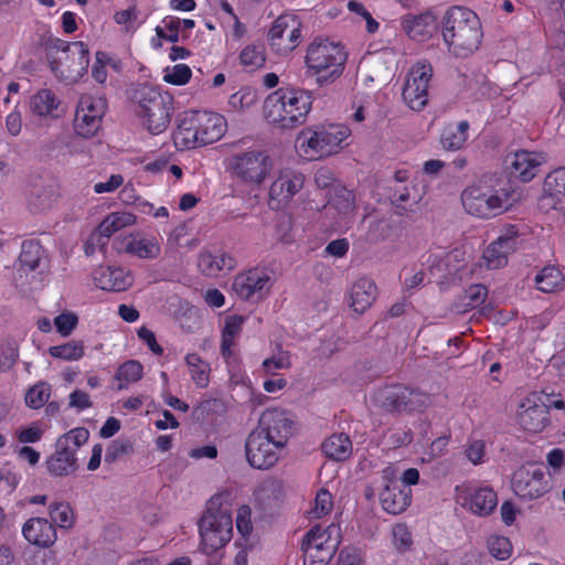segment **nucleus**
<instances>
[{
  "label": "nucleus",
  "instance_id": "obj_38",
  "mask_svg": "<svg viewBox=\"0 0 565 565\" xmlns=\"http://www.w3.org/2000/svg\"><path fill=\"white\" fill-rule=\"evenodd\" d=\"M329 204L339 213L348 214L355 207V196L351 190L335 186L330 194Z\"/></svg>",
  "mask_w": 565,
  "mask_h": 565
},
{
  "label": "nucleus",
  "instance_id": "obj_37",
  "mask_svg": "<svg viewBox=\"0 0 565 565\" xmlns=\"http://www.w3.org/2000/svg\"><path fill=\"white\" fill-rule=\"evenodd\" d=\"M57 192L54 185H39L34 184L31 189L30 204L39 211H44L51 207L56 199Z\"/></svg>",
  "mask_w": 565,
  "mask_h": 565
},
{
  "label": "nucleus",
  "instance_id": "obj_25",
  "mask_svg": "<svg viewBox=\"0 0 565 565\" xmlns=\"http://www.w3.org/2000/svg\"><path fill=\"white\" fill-rule=\"evenodd\" d=\"M377 297L375 282L366 277L359 278L350 289V306L358 313L365 312Z\"/></svg>",
  "mask_w": 565,
  "mask_h": 565
},
{
  "label": "nucleus",
  "instance_id": "obj_6",
  "mask_svg": "<svg viewBox=\"0 0 565 565\" xmlns=\"http://www.w3.org/2000/svg\"><path fill=\"white\" fill-rule=\"evenodd\" d=\"M348 54L340 43L315 40L307 49L305 63L308 74L322 87L334 83L343 74Z\"/></svg>",
  "mask_w": 565,
  "mask_h": 565
},
{
  "label": "nucleus",
  "instance_id": "obj_5",
  "mask_svg": "<svg viewBox=\"0 0 565 565\" xmlns=\"http://www.w3.org/2000/svg\"><path fill=\"white\" fill-rule=\"evenodd\" d=\"M246 139L233 143L236 149L225 161L231 177L243 184L259 186L273 170V159L266 150L244 148Z\"/></svg>",
  "mask_w": 565,
  "mask_h": 565
},
{
  "label": "nucleus",
  "instance_id": "obj_12",
  "mask_svg": "<svg viewBox=\"0 0 565 565\" xmlns=\"http://www.w3.org/2000/svg\"><path fill=\"white\" fill-rule=\"evenodd\" d=\"M284 448L285 446L253 429L245 441L246 460L255 469L267 470L277 463Z\"/></svg>",
  "mask_w": 565,
  "mask_h": 565
},
{
  "label": "nucleus",
  "instance_id": "obj_48",
  "mask_svg": "<svg viewBox=\"0 0 565 565\" xmlns=\"http://www.w3.org/2000/svg\"><path fill=\"white\" fill-rule=\"evenodd\" d=\"M51 386L46 383H39L28 390L25 403L29 407L38 409L42 407L50 398Z\"/></svg>",
  "mask_w": 565,
  "mask_h": 565
},
{
  "label": "nucleus",
  "instance_id": "obj_19",
  "mask_svg": "<svg viewBox=\"0 0 565 565\" xmlns=\"http://www.w3.org/2000/svg\"><path fill=\"white\" fill-rule=\"evenodd\" d=\"M380 502L384 511L397 515L403 513L412 502V490L406 488L396 478H387L380 493Z\"/></svg>",
  "mask_w": 565,
  "mask_h": 565
},
{
  "label": "nucleus",
  "instance_id": "obj_4",
  "mask_svg": "<svg viewBox=\"0 0 565 565\" xmlns=\"http://www.w3.org/2000/svg\"><path fill=\"white\" fill-rule=\"evenodd\" d=\"M43 47L49 66L57 78L72 83L87 73L90 60L88 46L84 42L50 38Z\"/></svg>",
  "mask_w": 565,
  "mask_h": 565
},
{
  "label": "nucleus",
  "instance_id": "obj_29",
  "mask_svg": "<svg viewBox=\"0 0 565 565\" xmlns=\"http://www.w3.org/2000/svg\"><path fill=\"white\" fill-rule=\"evenodd\" d=\"M94 280L97 287L109 291H122L131 285L130 276L121 268H100L95 273Z\"/></svg>",
  "mask_w": 565,
  "mask_h": 565
},
{
  "label": "nucleus",
  "instance_id": "obj_35",
  "mask_svg": "<svg viewBox=\"0 0 565 565\" xmlns=\"http://www.w3.org/2000/svg\"><path fill=\"white\" fill-rule=\"evenodd\" d=\"M192 380L199 387H206L210 382V365L196 353H189L185 356Z\"/></svg>",
  "mask_w": 565,
  "mask_h": 565
},
{
  "label": "nucleus",
  "instance_id": "obj_54",
  "mask_svg": "<svg viewBox=\"0 0 565 565\" xmlns=\"http://www.w3.org/2000/svg\"><path fill=\"white\" fill-rule=\"evenodd\" d=\"M332 507L333 502L331 493L326 489H321L318 491L316 495L315 508L312 509L311 513L313 518L319 519L328 514L331 511Z\"/></svg>",
  "mask_w": 565,
  "mask_h": 565
},
{
  "label": "nucleus",
  "instance_id": "obj_41",
  "mask_svg": "<svg viewBox=\"0 0 565 565\" xmlns=\"http://www.w3.org/2000/svg\"><path fill=\"white\" fill-rule=\"evenodd\" d=\"M50 518L53 523L62 529L73 526L75 516L71 505L66 502H54L50 504Z\"/></svg>",
  "mask_w": 565,
  "mask_h": 565
},
{
  "label": "nucleus",
  "instance_id": "obj_57",
  "mask_svg": "<svg viewBox=\"0 0 565 565\" xmlns=\"http://www.w3.org/2000/svg\"><path fill=\"white\" fill-rule=\"evenodd\" d=\"M483 259L490 269H498L508 264V257L505 256L504 250L492 245H489L483 252Z\"/></svg>",
  "mask_w": 565,
  "mask_h": 565
},
{
  "label": "nucleus",
  "instance_id": "obj_28",
  "mask_svg": "<svg viewBox=\"0 0 565 565\" xmlns=\"http://www.w3.org/2000/svg\"><path fill=\"white\" fill-rule=\"evenodd\" d=\"M115 244L118 252H125L142 259H154L160 254V245L154 238L136 239L127 237Z\"/></svg>",
  "mask_w": 565,
  "mask_h": 565
},
{
  "label": "nucleus",
  "instance_id": "obj_14",
  "mask_svg": "<svg viewBox=\"0 0 565 565\" xmlns=\"http://www.w3.org/2000/svg\"><path fill=\"white\" fill-rule=\"evenodd\" d=\"M431 76L433 66L427 61H419L411 68L402 95L413 110L418 111L426 106Z\"/></svg>",
  "mask_w": 565,
  "mask_h": 565
},
{
  "label": "nucleus",
  "instance_id": "obj_31",
  "mask_svg": "<svg viewBox=\"0 0 565 565\" xmlns=\"http://www.w3.org/2000/svg\"><path fill=\"white\" fill-rule=\"evenodd\" d=\"M468 505L475 514L487 516L491 514L498 505L497 493L491 488H480L470 494Z\"/></svg>",
  "mask_w": 565,
  "mask_h": 565
},
{
  "label": "nucleus",
  "instance_id": "obj_8",
  "mask_svg": "<svg viewBox=\"0 0 565 565\" xmlns=\"http://www.w3.org/2000/svg\"><path fill=\"white\" fill-rule=\"evenodd\" d=\"M225 497L228 494L213 495L200 520L202 548L209 555L225 546L232 537L233 521L230 509L223 505Z\"/></svg>",
  "mask_w": 565,
  "mask_h": 565
},
{
  "label": "nucleus",
  "instance_id": "obj_32",
  "mask_svg": "<svg viewBox=\"0 0 565 565\" xmlns=\"http://www.w3.org/2000/svg\"><path fill=\"white\" fill-rule=\"evenodd\" d=\"M416 188L404 186L402 189H395L390 195V201L395 207V214L398 216H405L409 212H414V206L420 201V196L415 194Z\"/></svg>",
  "mask_w": 565,
  "mask_h": 565
},
{
  "label": "nucleus",
  "instance_id": "obj_33",
  "mask_svg": "<svg viewBox=\"0 0 565 565\" xmlns=\"http://www.w3.org/2000/svg\"><path fill=\"white\" fill-rule=\"evenodd\" d=\"M469 122L463 120L457 125H448L440 135V143L446 150H458L467 140Z\"/></svg>",
  "mask_w": 565,
  "mask_h": 565
},
{
  "label": "nucleus",
  "instance_id": "obj_3",
  "mask_svg": "<svg viewBox=\"0 0 565 565\" xmlns=\"http://www.w3.org/2000/svg\"><path fill=\"white\" fill-rule=\"evenodd\" d=\"M224 131L223 116L206 110H192L180 118L173 141L180 149H194L220 140Z\"/></svg>",
  "mask_w": 565,
  "mask_h": 565
},
{
  "label": "nucleus",
  "instance_id": "obj_47",
  "mask_svg": "<svg viewBox=\"0 0 565 565\" xmlns=\"http://www.w3.org/2000/svg\"><path fill=\"white\" fill-rule=\"evenodd\" d=\"M134 452V444L128 439H115L106 449L105 462L111 465Z\"/></svg>",
  "mask_w": 565,
  "mask_h": 565
},
{
  "label": "nucleus",
  "instance_id": "obj_18",
  "mask_svg": "<svg viewBox=\"0 0 565 565\" xmlns=\"http://www.w3.org/2000/svg\"><path fill=\"white\" fill-rule=\"evenodd\" d=\"M540 399L536 395L526 398L520 405L521 411L518 414L520 426L530 433H540L550 424L548 406L545 402L537 403Z\"/></svg>",
  "mask_w": 565,
  "mask_h": 565
},
{
  "label": "nucleus",
  "instance_id": "obj_61",
  "mask_svg": "<svg viewBox=\"0 0 565 565\" xmlns=\"http://www.w3.org/2000/svg\"><path fill=\"white\" fill-rule=\"evenodd\" d=\"M465 452L473 465H479L483 461L486 455V444L483 440H473L468 445Z\"/></svg>",
  "mask_w": 565,
  "mask_h": 565
},
{
  "label": "nucleus",
  "instance_id": "obj_30",
  "mask_svg": "<svg viewBox=\"0 0 565 565\" xmlns=\"http://www.w3.org/2000/svg\"><path fill=\"white\" fill-rule=\"evenodd\" d=\"M324 455L335 461H343L352 454V443L348 435L333 434L321 445Z\"/></svg>",
  "mask_w": 565,
  "mask_h": 565
},
{
  "label": "nucleus",
  "instance_id": "obj_58",
  "mask_svg": "<svg viewBox=\"0 0 565 565\" xmlns=\"http://www.w3.org/2000/svg\"><path fill=\"white\" fill-rule=\"evenodd\" d=\"M191 68L188 65L178 64L173 66L172 72L164 74L163 79L173 85H184L191 78Z\"/></svg>",
  "mask_w": 565,
  "mask_h": 565
},
{
  "label": "nucleus",
  "instance_id": "obj_40",
  "mask_svg": "<svg viewBox=\"0 0 565 565\" xmlns=\"http://www.w3.org/2000/svg\"><path fill=\"white\" fill-rule=\"evenodd\" d=\"M107 108V100L104 97H94L92 95H83L77 104L76 111L87 114L98 119L103 116Z\"/></svg>",
  "mask_w": 565,
  "mask_h": 565
},
{
  "label": "nucleus",
  "instance_id": "obj_36",
  "mask_svg": "<svg viewBox=\"0 0 565 565\" xmlns=\"http://www.w3.org/2000/svg\"><path fill=\"white\" fill-rule=\"evenodd\" d=\"M563 281L564 276L555 266L544 267L535 277L537 289L543 292H553Z\"/></svg>",
  "mask_w": 565,
  "mask_h": 565
},
{
  "label": "nucleus",
  "instance_id": "obj_60",
  "mask_svg": "<svg viewBox=\"0 0 565 565\" xmlns=\"http://www.w3.org/2000/svg\"><path fill=\"white\" fill-rule=\"evenodd\" d=\"M236 527L237 531L242 534L243 539L247 541L252 532V521H250V508L248 505H242L236 515Z\"/></svg>",
  "mask_w": 565,
  "mask_h": 565
},
{
  "label": "nucleus",
  "instance_id": "obj_64",
  "mask_svg": "<svg viewBox=\"0 0 565 565\" xmlns=\"http://www.w3.org/2000/svg\"><path fill=\"white\" fill-rule=\"evenodd\" d=\"M244 321L245 318L242 316L234 315L227 317L222 333L235 338L241 332Z\"/></svg>",
  "mask_w": 565,
  "mask_h": 565
},
{
  "label": "nucleus",
  "instance_id": "obj_23",
  "mask_svg": "<svg viewBox=\"0 0 565 565\" xmlns=\"http://www.w3.org/2000/svg\"><path fill=\"white\" fill-rule=\"evenodd\" d=\"M28 542L40 547H50L56 541V530L53 523L44 518H32L22 527Z\"/></svg>",
  "mask_w": 565,
  "mask_h": 565
},
{
  "label": "nucleus",
  "instance_id": "obj_9",
  "mask_svg": "<svg viewBox=\"0 0 565 565\" xmlns=\"http://www.w3.org/2000/svg\"><path fill=\"white\" fill-rule=\"evenodd\" d=\"M89 431L85 427H76L58 437L55 452L47 459L49 471L57 477L74 473L78 468L77 451L87 443Z\"/></svg>",
  "mask_w": 565,
  "mask_h": 565
},
{
  "label": "nucleus",
  "instance_id": "obj_27",
  "mask_svg": "<svg viewBox=\"0 0 565 565\" xmlns=\"http://www.w3.org/2000/svg\"><path fill=\"white\" fill-rule=\"evenodd\" d=\"M338 545V527L335 525L331 524L326 529L316 525L303 536L301 548L324 550L326 546H329L331 553H335Z\"/></svg>",
  "mask_w": 565,
  "mask_h": 565
},
{
  "label": "nucleus",
  "instance_id": "obj_7",
  "mask_svg": "<svg viewBox=\"0 0 565 565\" xmlns=\"http://www.w3.org/2000/svg\"><path fill=\"white\" fill-rule=\"evenodd\" d=\"M131 100L137 105V115L143 119L152 135H159L168 128L173 114V97L169 93L142 84L134 89Z\"/></svg>",
  "mask_w": 565,
  "mask_h": 565
},
{
  "label": "nucleus",
  "instance_id": "obj_20",
  "mask_svg": "<svg viewBox=\"0 0 565 565\" xmlns=\"http://www.w3.org/2000/svg\"><path fill=\"white\" fill-rule=\"evenodd\" d=\"M542 159L539 153L520 150L507 157L505 163L512 178L529 182L535 177Z\"/></svg>",
  "mask_w": 565,
  "mask_h": 565
},
{
  "label": "nucleus",
  "instance_id": "obj_34",
  "mask_svg": "<svg viewBox=\"0 0 565 565\" xmlns=\"http://www.w3.org/2000/svg\"><path fill=\"white\" fill-rule=\"evenodd\" d=\"M43 248L36 241H25L22 244L19 263L21 269L34 270L41 260Z\"/></svg>",
  "mask_w": 565,
  "mask_h": 565
},
{
  "label": "nucleus",
  "instance_id": "obj_26",
  "mask_svg": "<svg viewBox=\"0 0 565 565\" xmlns=\"http://www.w3.org/2000/svg\"><path fill=\"white\" fill-rule=\"evenodd\" d=\"M543 201L555 210L565 211V168H558L546 175Z\"/></svg>",
  "mask_w": 565,
  "mask_h": 565
},
{
  "label": "nucleus",
  "instance_id": "obj_59",
  "mask_svg": "<svg viewBox=\"0 0 565 565\" xmlns=\"http://www.w3.org/2000/svg\"><path fill=\"white\" fill-rule=\"evenodd\" d=\"M78 322L77 316L72 312H64L58 315L54 319V324L56 330L63 335L67 337L72 333V331L76 328Z\"/></svg>",
  "mask_w": 565,
  "mask_h": 565
},
{
  "label": "nucleus",
  "instance_id": "obj_63",
  "mask_svg": "<svg viewBox=\"0 0 565 565\" xmlns=\"http://www.w3.org/2000/svg\"><path fill=\"white\" fill-rule=\"evenodd\" d=\"M109 217L114 223L115 227L117 228V231L135 224L137 220L135 214L124 211L110 213Z\"/></svg>",
  "mask_w": 565,
  "mask_h": 565
},
{
  "label": "nucleus",
  "instance_id": "obj_43",
  "mask_svg": "<svg viewBox=\"0 0 565 565\" xmlns=\"http://www.w3.org/2000/svg\"><path fill=\"white\" fill-rule=\"evenodd\" d=\"M30 107L35 115L46 116L56 108L55 96L49 89H43L32 97Z\"/></svg>",
  "mask_w": 565,
  "mask_h": 565
},
{
  "label": "nucleus",
  "instance_id": "obj_16",
  "mask_svg": "<svg viewBox=\"0 0 565 565\" xmlns=\"http://www.w3.org/2000/svg\"><path fill=\"white\" fill-rule=\"evenodd\" d=\"M255 429L286 447L288 439L294 435L295 423L286 411L267 408L262 413Z\"/></svg>",
  "mask_w": 565,
  "mask_h": 565
},
{
  "label": "nucleus",
  "instance_id": "obj_10",
  "mask_svg": "<svg viewBox=\"0 0 565 565\" xmlns=\"http://www.w3.org/2000/svg\"><path fill=\"white\" fill-rule=\"evenodd\" d=\"M349 129L340 125L318 126L300 132L298 140L305 153L311 158H322L338 152L341 143L348 138Z\"/></svg>",
  "mask_w": 565,
  "mask_h": 565
},
{
  "label": "nucleus",
  "instance_id": "obj_1",
  "mask_svg": "<svg viewBox=\"0 0 565 565\" xmlns=\"http://www.w3.org/2000/svg\"><path fill=\"white\" fill-rule=\"evenodd\" d=\"M312 96L309 90L287 86L269 94L264 102L267 120L282 128L302 125L311 109Z\"/></svg>",
  "mask_w": 565,
  "mask_h": 565
},
{
  "label": "nucleus",
  "instance_id": "obj_52",
  "mask_svg": "<svg viewBox=\"0 0 565 565\" xmlns=\"http://www.w3.org/2000/svg\"><path fill=\"white\" fill-rule=\"evenodd\" d=\"M303 553V565H328L334 553L329 546L323 550L301 548Z\"/></svg>",
  "mask_w": 565,
  "mask_h": 565
},
{
  "label": "nucleus",
  "instance_id": "obj_49",
  "mask_svg": "<svg viewBox=\"0 0 565 565\" xmlns=\"http://www.w3.org/2000/svg\"><path fill=\"white\" fill-rule=\"evenodd\" d=\"M241 63L250 68H258L265 64L266 57L262 45H247L239 54Z\"/></svg>",
  "mask_w": 565,
  "mask_h": 565
},
{
  "label": "nucleus",
  "instance_id": "obj_21",
  "mask_svg": "<svg viewBox=\"0 0 565 565\" xmlns=\"http://www.w3.org/2000/svg\"><path fill=\"white\" fill-rule=\"evenodd\" d=\"M402 28L412 40L423 42L437 30V18L429 10L420 14L408 13L402 18Z\"/></svg>",
  "mask_w": 565,
  "mask_h": 565
},
{
  "label": "nucleus",
  "instance_id": "obj_24",
  "mask_svg": "<svg viewBox=\"0 0 565 565\" xmlns=\"http://www.w3.org/2000/svg\"><path fill=\"white\" fill-rule=\"evenodd\" d=\"M236 266V260L227 253L213 254L203 250L198 257L199 270L206 277H217L222 273L231 271Z\"/></svg>",
  "mask_w": 565,
  "mask_h": 565
},
{
  "label": "nucleus",
  "instance_id": "obj_13",
  "mask_svg": "<svg viewBox=\"0 0 565 565\" xmlns=\"http://www.w3.org/2000/svg\"><path fill=\"white\" fill-rule=\"evenodd\" d=\"M465 210L478 217H490L503 211V201L492 193L491 189L483 181L468 186L461 194Z\"/></svg>",
  "mask_w": 565,
  "mask_h": 565
},
{
  "label": "nucleus",
  "instance_id": "obj_2",
  "mask_svg": "<svg viewBox=\"0 0 565 565\" xmlns=\"http://www.w3.org/2000/svg\"><path fill=\"white\" fill-rule=\"evenodd\" d=\"M443 38L457 56H468L479 47L482 38L478 15L463 7L449 8L443 20Z\"/></svg>",
  "mask_w": 565,
  "mask_h": 565
},
{
  "label": "nucleus",
  "instance_id": "obj_15",
  "mask_svg": "<svg viewBox=\"0 0 565 565\" xmlns=\"http://www.w3.org/2000/svg\"><path fill=\"white\" fill-rule=\"evenodd\" d=\"M512 488L518 497L534 500L550 491V483L542 469L530 466L513 473Z\"/></svg>",
  "mask_w": 565,
  "mask_h": 565
},
{
  "label": "nucleus",
  "instance_id": "obj_50",
  "mask_svg": "<svg viewBox=\"0 0 565 565\" xmlns=\"http://www.w3.org/2000/svg\"><path fill=\"white\" fill-rule=\"evenodd\" d=\"M142 364L139 361L129 360L118 367L116 372V380L125 381L127 383H134L142 377Z\"/></svg>",
  "mask_w": 565,
  "mask_h": 565
},
{
  "label": "nucleus",
  "instance_id": "obj_11",
  "mask_svg": "<svg viewBox=\"0 0 565 565\" xmlns=\"http://www.w3.org/2000/svg\"><path fill=\"white\" fill-rule=\"evenodd\" d=\"M379 405L388 412H415L427 407V394L403 385H390L380 388L375 394Z\"/></svg>",
  "mask_w": 565,
  "mask_h": 565
},
{
  "label": "nucleus",
  "instance_id": "obj_45",
  "mask_svg": "<svg viewBox=\"0 0 565 565\" xmlns=\"http://www.w3.org/2000/svg\"><path fill=\"white\" fill-rule=\"evenodd\" d=\"M49 353L53 358L66 360V361H73L78 360L84 354V347L81 342L76 341H70L67 343L51 347L49 349Z\"/></svg>",
  "mask_w": 565,
  "mask_h": 565
},
{
  "label": "nucleus",
  "instance_id": "obj_44",
  "mask_svg": "<svg viewBox=\"0 0 565 565\" xmlns=\"http://www.w3.org/2000/svg\"><path fill=\"white\" fill-rule=\"evenodd\" d=\"M19 356L18 343L14 339H6L0 343V372L13 367Z\"/></svg>",
  "mask_w": 565,
  "mask_h": 565
},
{
  "label": "nucleus",
  "instance_id": "obj_46",
  "mask_svg": "<svg viewBox=\"0 0 565 565\" xmlns=\"http://www.w3.org/2000/svg\"><path fill=\"white\" fill-rule=\"evenodd\" d=\"M518 238L519 231L516 226L509 225L507 226L498 238L492 242L490 245L495 246L499 249L504 250L505 256L508 257L511 253H513L518 247Z\"/></svg>",
  "mask_w": 565,
  "mask_h": 565
},
{
  "label": "nucleus",
  "instance_id": "obj_42",
  "mask_svg": "<svg viewBox=\"0 0 565 565\" xmlns=\"http://www.w3.org/2000/svg\"><path fill=\"white\" fill-rule=\"evenodd\" d=\"M100 125L102 119L87 114L75 113L74 129L84 138L93 137L99 130Z\"/></svg>",
  "mask_w": 565,
  "mask_h": 565
},
{
  "label": "nucleus",
  "instance_id": "obj_51",
  "mask_svg": "<svg viewBox=\"0 0 565 565\" xmlns=\"http://www.w3.org/2000/svg\"><path fill=\"white\" fill-rule=\"evenodd\" d=\"M488 550L494 558L504 561L512 553V544L505 536H490L488 539Z\"/></svg>",
  "mask_w": 565,
  "mask_h": 565
},
{
  "label": "nucleus",
  "instance_id": "obj_17",
  "mask_svg": "<svg viewBox=\"0 0 565 565\" xmlns=\"http://www.w3.org/2000/svg\"><path fill=\"white\" fill-rule=\"evenodd\" d=\"M269 275L259 268H252L238 274L232 284V289L243 300L263 299L269 291Z\"/></svg>",
  "mask_w": 565,
  "mask_h": 565
},
{
  "label": "nucleus",
  "instance_id": "obj_62",
  "mask_svg": "<svg viewBox=\"0 0 565 565\" xmlns=\"http://www.w3.org/2000/svg\"><path fill=\"white\" fill-rule=\"evenodd\" d=\"M340 565H364L361 551L355 547H345L339 555Z\"/></svg>",
  "mask_w": 565,
  "mask_h": 565
},
{
  "label": "nucleus",
  "instance_id": "obj_53",
  "mask_svg": "<svg viewBox=\"0 0 565 565\" xmlns=\"http://www.w3.org/2000/svg\"><path fill=\"white\" fill-rule=\"evenodd\" d=\"M117 232L114 223L111 222L109 215L104 218V221L98 225V227L90 234V244L97 243L99 247H104L108 241V238Z\"/></svg>",
  "mask_w": 565,
  "mask_h": 565
},
{
  "label": "nucleus",
  "instance_id": "obj_56",
  "mask_svg": "<svg viewBox=\"0 0 565 565\" xmlns=\"http://www.w3.org/2000/svg\"><path fill=\"white\" fill-rule=\"evenodd\" d=\"M393 544L399 552L408 550L413 543L412 534L405 524H396L392 530Z\"/></svg>",
  "mask_w": 565,
  "mask_h": 565
},
{
  "label": "nucleus",
  "instance_id": "obj_55",
  "mask_svg": "<svg viewBox=\"0 0 565 565\" xmlns=\"http://www.w3.org/2000/svg\"><path fill=\"white\" fill-rule=\"evenodd\" d=\"M488 289L484 285H471L465 290L463 299L467 307L476 308L483 303L487 298Z\"/></svg>",
  "mask_w": 565,
  "mask_h": 565
},
{
  "label": "nucleus",
  "instance_id": "obj_39",
  "mask_svg": "<svg viewBox=\"0 0 565 565\" xmlns=\"http://www.w3.org/2000/svg\"><path fill=\"white\" fill-rule=\"evenodd\" d=\"M296 24V18L295 15L290 14H282L279 15L273 26L270 28L268 32V39L271 43V46L279 47L280 43H284V35L288 34L290 26H294Z\"/></svg>",
  "mask_w": 565,
  "mask_h": 565
},
{
  "label": "nucleus",
  "instance_id": "obj_22",
  "mask_svg": "<svg viewBox=\"0 0 565 565\" xmlns=\"http://www.w3.org/2000/svg\"><path fill=\"white\" fill-rule=\"evenodd\" d=\"M303 182L302 173L294 170L281 171L269 188V198L278 202H288L302 189Z\"/></svg>",
  "mask_w": 565,
  "mask_h": 565
}]
</instances>
